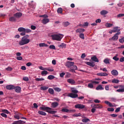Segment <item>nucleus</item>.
<instances>
[{
	"label": "nucleus",
	"instance_id": "nucleus-1",
	"mask_svg": "<svg viewBox=\"0 0 124 124\" xmlns=\"http://www.w3.org/2000/svg\"><path fill=\"white\" fill-rule=\"evenodd\" d=\"M30 41L31 39H30V35H25L22 37L21 40L19 41L18 44L20 45V46H23V45L29 44Z\"/></svg>",
	"mask_w": 124,
	"mask_h": 124
},
{
	"label": "nucleus",
	"instance_id": "nucleus-2",
	"mask_svg": "<svg viewBox=\"0 0 124 124\" xmlns=\"http://www.w3.org/2000/svg\"><path fill=\"white\" fill-rule=\"evenodd\" d=\"M51 37L53 40H57V41H61L62 38L63 37L62 34H54L51 35Z\"/></svg>",
	"mask_w": 124,
	"mask_h": 124
},
{
	"label": "nucleus",
	"instance_id": "nucleus-3",
	"mask_svg": "<svg viewBox=\"0 0 124 124\" xmlns=\"http://www.w3.org/2000/svg\"><path fill=\"white\" fill-rule=\"evenodd\" d=\"M18 31L19 32H26L29 33V32H31V30L29 29H26L23 27H20L18 29Z\"/></svg>",
	"mask_w": 124,
	"mask_h": 124
},
{
	"label": "nucleus",
	"instance_id": "nucleus-4",
	"mask_svg": "<svg viewBox=\"0 0 124 124\" xmlns=\"http://www.w3.org/2000/svg\"><path fill=\"white\" fill-rule=\"evenodd\" d=\"M119 34H121V32H117L114 34V35L111 38L109 39V40L111 41V40H113V41H117L118 40V38H119Z\"/></svg>",
	"mask_w": 124,
	"mask_h": 124
},
{
	"label": "nucleus",
	"instance_id": "nucleus-5",
	"mask_svg": "<svg viewBox=\"0 0 124 124\" xmlns=\"http://www.w3.org/2000/svg\"><path fill=\"white\" fill-rule=\"evenodd\" d=\"M75 108L77 109H84L85 108V105L81 104H78L75 106Z\"/></svg>",
	"mask_w": 124,
	"mask_h": 124
},
{
	"label": "nucleus",
	"instance_id": "nucleus-6",
	"mask_svg": "<svg viewBox=\"0 0 124 124\" xmlns=\"http://www.w3.org/2000/svg\"><path fill=\"white\" fill-rule=\"evenodd\" d=\"M67 96H69V97H71V98H76L78 97V94H75L74 93H70L68 94Z\"/></svg>",
	"mask_w": 124,
	"mask_h": 124
},
{
	"label": "nucleus",
	"instance_id": "nucleus-7",
	"mask_svg": "<svg viewBox=\"0 0 124 124\" xmlns=\"http://www.w3.org/2000/svg\"><path fill=\"white\" fill-rule=\"evenodd\" d=\"M74 64V62H71L68 61L65 63V66H67L68 68H70V67H71V66H73Z\"/></svg>",
	"mask_w": 124,
	"mask_h": 124
},
{
	"label": "nucleus",
	"instance_id": "nucleus-8",
	"mask_svg": "<svg viewBox=\"0 0 124 124\" xmlns=\"http://www.w3.org/2000/svg\"><path fill=\"white\" fill-rule=\"evenodd\" d=\"M86 30L83 28H79L76 30V32H77V33L81 34V33H83V32H84Z\"/></svg>",
	"mask_w": 124,
	"mask_h": 124
},
{
	"label": "nucleus",
	"instance_id": "nucleus-9",
	"mask_svg": "<svg viewBox=\"0 0 124 124\" xmlns=\"http://www.w3.org/2000/svg\"><path fill=\"white\" fill-rule=\"evenodd\" d=\"M67 81L68 83H69V84H71V85H75L76 84L75 80L72 78H69Z\"/></svg>",
	"mask_w": 124,
	"mask_h": 124
},
{
	"label": "nucleus",
	"instance_id": "nucleus-10",
	"mask_svg": "<svg viewBox=\"0 0 124 124\" xmlns=\"http://www.w3.org/2000/svg\"><path fill=\"white\" fill-rule=\"evenodd\" d=\"M111 74L113 75V76H118L119 75V72L117 71V70H112L111 71Z\"/></svg>",
	"mask_w": 124,
	"mask_h": 124
},
{
	"label": "nucleus",
	"instance_id": "nucleus-11",
	"mask_svg": "<svg viewBox=\"0 0 124 124\" xmlns=\"http://www.w3.org/2000/svg\"><path fill=\"white\" fill-rule=\"evenodd\" d=\"M49 18H44L42 20L41 22L44 25H46V24L49 23Z\"/></svg>",
	"mask_w": 124,
	"mask_h": 124
},
{
	"label": "nucleus",
	"instance_id": "nucleus-12",
	"mask_svg": "<svg viewBox=\"0 0 124 124\" xmlns=\"http://www.w3.org/2000/svg\"><path fill=\"white\" fill-rule=\"evenodd\" d=\"M15 88V86L14 85H7L6 86V89L7 90H14V89Z\"/></svg>",
	"mask_w": 124,
	"mask_h": 124
},
{
	"label": "nucleus",
	"instance_id": "nucleus-13",
	"mask_svg": "<svg viewBox=\"0 0 124 124\" xmlns=\"http://www.w3.org/2000/svg\"><path fill=\"white\" fill-rule=\"evenodd\" d=\"M58 46L59 47V48H61L62 49H65V48H66V44L63 43L61 44L58 45Z\"/></svg>",
	"mask_w": 124,
	"mask_h": 124
},
{
	"label": "nucleus",
	"instance_id": "nucleus-14",
	"mask_svg": "<svg viewBox=\"0 0 124 124\" xmlns=\"http://www.w3.org/2000/svg\"><path fill=\"white\" fill-rule=\"evenodd\" d=\"M62 112H65L66 113H68V112H75V110H69L67 108H62Z\"/></svg>",
	"mask_w": 124,
	"mask_h": 124
},
{
	"label": "nucleus",
	"instance_id": "nucleus-15",
	"mask_svg": "<svg viewBox=\"0 0 124 124\" xmlns=\"http://www.w3.org/2000/svg\"><path fill=\"white\" fill-rule=\"evenodd\" d=\"M97 76H101V77H105L108 76V74L106 73H99L97 74Z\"/></svg>",
	"mask_w": 124,
	"mask_h": 124
},
{
	"label": "nucleus",
	"instance_id": "nucleus-16",
	"mask_svg": "<svg viewBox=\"0 0 124 124\" xmlns=\"http://www.w3.org/2000/svg\"><path fill=\"white\" fill-rule=\"evenodd\" d=\"M40 109H41L43 111H44V110H46V111L52 110V108L48 107H42L40 108Z\"/></svg>",
	"mask_w": 124,
	"mask_h": 124
},
{
	"label": "nucleus",
	"instance_id": "nucleus-17",
	"mask_svg": "<svg viewBox=\"0 0 124 124\" xmlns=\"http://www.w3.org/2000/svg\"><path fill=\"white\" fill-rule=\"evenodd\" d=\"M23 14L21 13H16L14 15V17H16V18H20V17H22V16Z\"/></svg>",
	"mask_w": 124,
	"mask_h": 124
},
{
	"label": "nucleus",
	"instance_id": "nucleus-18",
	"mask_svg": "<svg viewBox=\"0 0 124 124\" xmlns=\"http://www.w3.org/2000/svg\"><path fill=\"white\" fill-rule=\"evenodd\" d=\"M86 64H87V65H89V66H92V67H93L94 65H95V64H94V62H85Z\"/></svg>",
	"mask_w": 124,
	"mask_h": 124
},
{
	"label": "nucleus",
	"instance_id": "nucleus-19",
	"mask_svg": "<svg viewBox=\"0 0 124 124\" xmlns=\"http://www.w3.org/2000/svg\"><path fill=\"white\" fill-rule=\"evenodd\" d=\"M14 89L16 93H21V87L16 86L15 87Z\"/></svg>",
	"mask_w": 124,
	"mask_h": 124
},
{
	"label": "nucleus",
	"instance_id": "nucleus-20",
	"mask_svg": "<svg viewBox=\"0 0 124 124\" xmlns=\"http://www.w3.org/2000/svg\"><path fill=\"white\" fill-rule=\"evenodd\" d=\"M51 106L52 108H56V107H58L59 106V103L58 102H52L51 103Z\"/></svg>",
	"mask_w": 124,
	"mask_h": 124
},
{
	"label": "nucleus",
	"instance_id": "nucleus-21",
	"mask_svg": "<svg viewBox=\"0 0 124 124\" xmlns=\"http://www.w3.org/2000/svg\"><path fill=\"white\" fill-rule=\"evenodd\" d=\"M105 103L107 104V105H108L109 107H115L116 106L113 105L112 103H111L110 102L108 101H105Z\"/></svg>",
	"mask_w": 124,
	"mask_h": 124
},
{
	"label": "nucleus",
	"instance_id": "nucleus-22",
	"mask_svg": "<svg viewBox=\"0 0 124 124\" xmlns=\"http://www.w3.org/2000/svg\"><path fill=\"white\" fill-rule=\"evenodd\" d=\"M9 21L10 22H16V21H17V19H16V16H12L9 18Z\"/></svg>",
	"mask_w": 124,
	"mask_h": 124
},
{
	"label": "nucleus",
	"instance_id": "nucleus-23",
	"mask_svg": "<svg viewBox=\"0 0 124 124\" xmlns=\"http://www.w3.org/2000/svg\"><path fill=\"white\" fill-rule=\"evenodd\" d=\"M91 60H92V61L95 62H99V60H98V59H97V57H96V56H93L91 58Z\"/></svg>",
	"mask_w": 124,
	"mask_h": 124
},
{
	"label": "nucleus",
	"instance_id": "nucleus-24",
	"mask_svg": "<svg viewBox=\"0 0 124 124\" xmlns=\"http://www.w3.org/2000/svg\"><path fill=\"white\" fill-rule=\"evenodd\" d=\"M103 62L106 64H110V59L109 58H106Z\"/></svg>",
	"mask_w": 124,
	"mask_h": 124
},
{
	"label": "nucleus",
	"instance_id": "nucleus-25",
	"mask_svg": "<svg viewBox=\"0 0 124 124\" xmlns=\"http://www.w3.org/2000/svg\"><path fill=\"white\" fill-rule=\"evenodd\" d=\"M102 107H103L102 106L99 104H97V105L94 104L93 106V108H97V109H101Z\"/></svg>",
	"mask_w": 124,
	"mask_h": 124
},
{
	"label": "nucleus",
	"instance_id": "nucleus-26",
	"mask_svg": "<svg viewBox=\"0 0 124 124\" xmlns=\"http://www.w3.org/2000/svg\"><path fill=\"white\" fill-rule=\"evenodd\" d=\"M100 14L102 16H104V15H106L107 14H108V11H106V10H102L100 12Z\"/></svg>",
	"mask_w": 124,
	"mask_h": 124
},
{
	"label": "nucleus",
	"instance_id": "nucleus-27",
	"mask_svg": "<svg viewBox=\"0 0 124 124\" xmlns=\"http://www.w3.org/2000/svg\"><path fill=\"white\" fill-rule=\"evenodd\" d=\"M120 29H119V27H116L113 28L112 30V32H119Z\"/></svg>",
	"mask_w": 124,
	"mask_h": 124
},
{
	"label": "nucleus",
	"instance_id": "nucleus-28",
	"mask_svg": "<svg viewBox=\"0 0 124 124\" xmlns=\"http://www.w3.org/2000/svg\"><path fill=\"white\" fill-rule=\"evenodd\" d=\"M96 90L97 91H99V90L102 91V90H104V88L102 87V86H101V85H99L96 88Z\"/></svg>",
	"mask_w": 124,
	"mask_h": 124
},
{
	"label": "nucleus",
	"instance_id": "nucleus-29",
	"mask_svg": "<svg viewBox=\"0 0 124 124\" xmlns=\"http://www.w3.org/2000/svg\"><path fill=\"white\" fill-rule=\"evenodd\" d=\"M62 25L64 27H67V26L70 25V23L68 21H65L62 22Z\"/></svg>",
	"mask_w": 124,
	"mask_h": 124
},
{
	"label": "nucleus",
	"instance_id": "nucleus-30",
	"mask_svg": "<svg viewBox=\"0 0 124 124\" xmlns=\"http://www.w3.org/2000/svg\"><path fill=\"white\" fill-rule=\"evenodd\" d=\"M48 74V72L47 71L44 70L42 71L41 75L42 76H46Z\"/></svg>",
	"mask_w": 124,
	"mask_h": 124
},
{
	"label": "nucleus",
	"instance_id": "nucleus-31",
	"mask_svg": "<svg viewBox=\"0 0 124 124\" xmlns=\"http://www.w3.org/2000/svg\"><path fill=\"white\" fill-rule=\"evenodd\" d=\"M82 122L83 123H88V122H90V119L87 117H85L82 120Z\"/></svg>",
	"mask_w": 124,
	"mask_h": 124
},
{
	"label": "nucleus",
	"instance_id": "nucleus-32",
	"mask_svg": "<svg viewBox=\"0 0 124 124\" xmlns=\"http://www.w3.org/2000/svg\"><path fill=\"white\" fill-rule=\"evenodd\" d=\"M71 92L75 94H77L78 93V91L74 88H71Z\"/></svg>",
	"mask_w": 124,
	"mask_h": 124
},
{
	"label": "nucleus",
	"instance_id": "nucleus-33",
	"mask_svg": "<svg viewBox=\"0 0 124 124\" xmlns=\"http://www.w3.org/2000/svg\"><path fill=\"white\" fill-rule=\"evenodd\" d=\"M38 114H39V115H41L42 116H46V115H47L46 112L44 111H39Z\"/></svg>",
	"mask_w": 124,
	"mask_h": 124
},
{
	"label": "nucleus",
	"instance_id": "nucleus-34",
	"mask_svg": "<svg viewBox=\"0 0 124 124\" xmlns=\"http://www.w3.org/2000/svg\"><path fill=\"white\" fill-rule=\"evenodd\" d=\"M39 46L40 47H47L48 45H47L45 43H40L39 45Z\"/></svg>",
	"mask_w": 124,
	"mask_h": 124
},
{
	"label": "nucleus",
	"instance_id": "nucleus-35",
	"mask_svg": "<svg viewBox=\"0 0 124 124\" xmlns=\"http://www.w3.org/2000/svg\"><path fill=\"white\" fill-rule=\"evenodd\" d=\"M46 112H47V113H49V114H56L57 113V111L56 110H46Z\"/></svg>",
	"mask_w": 124,
	"mask_h": 124
},
{
	"label": "nucleus",
	"instance_id": "nucleus-36",
	"mask_svg": "<svg viewBox=\"0 0 124 124\" xmlns=\"http://www.w3.org/2000/svg\"><path fill=\"white\" fill-rule=\"evenodd\" d=\"M22 122H23L21 120H18L17 121H14L13 124H22Z\"/></svg>",
	"mask_w": 124,
	"mask_h": 124
},
{
	"label": "nucleus",
	"instance_id": "nucleus-37",
	"mask_svg": "<svg viewBox=\"0 0 124 124\" xmlns=\"http://www.w3.org/2000/svg\"><path fill=\"white\" fill-rule=\"evenodd\" d=\"M48 92L49 93H50V94H54V90H53V89L52 88L48 89Z\"/></svg>",
	"mask_w": 124,
	"mask_h": 124
},
{
	"label": "nucleus",
	"instance_id": "nucleus-38",
	"mask_svg": "<svg viewBox=\"0 0 124 124\" xmlns=\"http://www.w3.org/2000/svg\"><path fill=\"white\" fill-rule=\"evenodd\" d=\"M47 79H48V80H53V79H55V76L49 75L47 77Z\"/></svg>",
	"mask_w": 124,
	"mask_h": 124
},
{
	"label": "nucleus",
	"instance_id": "nucleus-39",
	"mask_svg": "<svg viewBox=\"0 0 124 124\" xmlns=\"http://www.w3.org/2000/svg\"><path fill=\"white\" fill-rule=\"evenodd\" d=\"M79 37H80V38H81V39H85V34L83 33H80L79 35Z\"/></svg>",
	"mask_w": 124,
	"mask_h": 124
},
{
	"label": "nucleus",
	"instance_id": "nucleus-40",
	"mask_svg": "<svg viewBox=\"0 0 124 124\" xmlns=\"http://www.w3.org/2000/svg\"><path fill=\"white\" fill-rule=\"evenodd\" d=\"M112 26H113V24H111V23H107L105 25V26L107 28H111V27H112Z\"/></svg>",
	"mask_w": 124,
	"mask_h": 124
},
{
	"label": "nucleus",
	"instance_id": "nucleus-41",
	"mask_svg": "<svg viewBox=\"0 0 124 124\" xmlns=\"http://www.w3.org/2000/svg\"><path fill=\"white\" fill-rule=\"evenodd\" d=\"M120 81L118 79H114L112 80V83H113L114 84H118Z\"/></svg>",
	"mask_w": 124,
	"mask_h": 124
},
{
	"label": "nucleus",
	"instance_id": "nucleus-42",
	"mask_svg": "<svg viewBox=\"0 0 124 124\" xmlns=\"http://www.w3.org/2000/svg\"><path fill=\"white\" fill-rule=\"evenodd\" d=\"M58 13H60V14H62V8H59L57 10Z\"/></svg>",
	"mask_w": 124,
	"mask_h": 124
},
{
	"label": "nucleus",
	"instance_id": "nucleus-43",
	"mask_svg": "<svg viewBox=\"0 0 124 124\" xmlns=\"http://www.w3.org/2000/svg\"><path fill=\"white\" fill-rule=\"evenodd\" d=\"M46 70L49 71L50 72H53V71H54V69L47 67L46 68Z\"/></svg>",
	"mask_w": 124,
	"mask_h": 124
},
{
	"label": "nucleus",
	"instance_id": "nucleus-44",
	"mask_svg": "<svg viewBox=\"0 0 124 124\" xmlns=\"http://www.w3.org/2000/svg\"><path fill=\"white\" fill-rule=\"evenodd\" d=\"M35 80V81L39 82V81H44L45 79L43 78H36Z\"/></svg>",
	"mask_w": 124,
	"mask_h": 124
},
{
	"label": "nucleus",
	"instance_id": "nucleus-45",
	"mask_svg": "<svg viewBox=\"0 0 124 124\" xmlns=\"http://www.w3.org/2000/svg\"><path fill=\"white\" fill-rule=\"evenodd\" d=\"M41 90H42V91H46V90H48V87L46 86H42L41 87Z\"/></svg>",
	"mask_w": 124,
	"mask_h": 124
},
{
	"label": "nucleus",
	"instance_id": "nucleus-46",
	"mask_svg": "<svg viewBox=\"0 0 124 124\" xmlns=\"http://www.w3.org/2000/svg\"><path fill=\"white\" fill-rule=\"evenodd\" d=\"M116 92L118 93H124V88L118 89L116 90Z\"/></svg>",
	"mask_w": 124,
	"mask_h": 124
},
{
	"label": "nucleus",
	"instance_id": "nucleus-47",
	"mask_svg": "<svg viewBox=\"0 0 124 124\" xmlns=\"http://www.w3.org/2000/svg\"><path fill=\"white\" fill-rule=\"evenodd\" d=\"M54 90L56 92H61V91H62V89H61L60 88H58V87L54 88Z\"/></svg>",
	"mask_w": 124,
	"mask_h": 124
},
{
	"label": "nucleus",
	"instance_id": "nucleus-48",
	"mask_svg": "<svg viewBox=\"0 0 124 124\" xmlns=\"http://www.w3.org/2000/svg\"><path fill=\"white\" fill-rule=\"evenodd\" d=\"M39 17L40 18H48V16L47 15H41V16H39Z\"/></svg>",
	"mask_w": 124,
	"mask_h": 124
},
{
	"label": "nucleus",
	"instance_id": "nucleus-49",
	"mask_svg": "<svg viewBox=\"0 0 124 124\" xmlns=\"http://www.w3.org/2000/svg\"><path fill=\"white\" fill-rule=\"evenodd\" d=\"M2 112L5 113V114H9V111L7 109H2Z\"/></svg>",
	"mask_w": 124,
	"mask_h": 124
},
{
	"label": "nucleus",
	"instance_id": "nucleus-50",
	"mask_svg": "<svg viewBox=\"0 0 124 124\" xmlns=\"http://www.w3.org/2000/svg\"><path fill=\"white\" fill-rule=\"evenodd\" d=\"M110 100L113 102H117V99L115 97H112L110 98Z\"/></svg>",
	"mask_w": 124,
	"mask_h": 124
},
{
	"label": "nucleus",
	"instance_id": "nucleus-51",
	"mask_svg": "<svg viewBox=\"0 0 124 124\" xmlns=\"http://www.w3.org/2000/svg\"><path fill=\"white\" fill-rule=\"evenodd\" d=\"M88 88H90V89H93V82L92 83L88 84Z\"/></svg>",
	"mask_w": 124,
	"mask_h": 124
},
{
	"label": "nucleus",
	"instance_id": "nucleus-52",
	"mask_svg": "<svg viewBox=\"0 0 124 124\" xmlns=\"http://www.w3.org/2000/svg\"><path fill=\"white\" fill-rule=\"evenodd\" d=\"M49 49H52V50H56V46L54 45H51L49 46Z\"/></svg>",
	"mask_w": 124,
	"mask_h": 124
},
{
	"label": "nucleus",
	"instance_id": "nucleus-53",
	"mask_svg": "<svg viewBox=\"0 0 124 124\" xmlns=\"http://www.w3.org/2000/svg\"><path fill=\"white\" fill-rule=\"evenodd\" d=\"M108 111V112H113L114 111V108H108L107 109Z\"/></svg>",
	"mask_w": 124,
	"mask_h": 124
},
{
	"label": "nucleus",
	"instance_id": "nucleus-54",
	"mask_svg": "<svg viewBox=\"0 0 124 124\" xmlns=\"http://www.w3.org/2000/svg\"><path fill=\"white\" fill-rule=\"evenodd\" d=\"M112 59L114 61H116V62H118V61H119V58L118 57H117V56L113 57Z\"/></svg>",
	"mask_w": 124,
	"mask_h": 124
},
{
	"label": "nucleus",
	"instance_id": "nucleus-55",
	"mask_svg": "<svg viewBox=\"0 0 124 124\" xmlns=\"http://www.w3.org/2000/svg\"><path fill=\"white\" fill-rule=\"evenodd\" d=\"M119 42L120 43H124V37L119 39Z\"/></svg>",
	"mask_w": 124,
	"mask_h": 124
},
{
	"label": "nucleus",
	"instance_id": "nucleus-56",
	"mask_svg": "<svg viewBox=\"0 0 124 124\" xmlns=\"http://www.w3.org/2000/svg\"><path fill=\"white\" fill-rule=\"evenodd\" d=\"M124 14H119L117 15L118 18H121V17H124Z\"/></svg>",
	"mask_w": 124,
	"mask_h": 124
},
{
	"label": "nucleus",
	"instance_id": "nucleus-57",
	"mask_svg": "<svg viewBox=\"0 0 124 124\" xmlns=\"http://www.w3.org/2000/svg\"><path fill=\"white\" fill-rule=\"evenodd\" d=\"M65 75V73H61L60 74V76L61 78H63V76Z\"/></svg>",
	"mask_w": 124,
	"mask_h": 124
},
{
	"label": "nucleus",
	"instance_id": "nucleus-58",
	"mask_svg": "<svg viewBox=\"0 0 124 124\" xmlns=\"http://www.w3.org/2000/svg\"><path fill=\"white\" fill-rule=\"evenodd\" d=\"M0 115L1 116H2V117H3L4 118H7V115L5 114L4 113H2L0 114Z\"/></svg>",
	"mask_w": 124,
	"mask_h": 124
},
{
	"label": "nucleus",
	"instance_id": "nucleus-59",
	"mask_svg": "<svg viewBox=\"0 0 124 124\" xmlns=\"http://www.w3.org/2000/svg\"><path fill=\"white\" fill-rule=\"evenodd\" d=\"M16 60H17V61H22V60H23V57L21 56L17 57Z\"/></svg>",
	"mask_w": 124,
	"mask_h": 124
},
{
	"label": "nucleus",
	"instance_id": "nucleus-60",
	"mask_svg": "<svg viewBox=\"0 0 124 124\" xmlns=\"http://www.w3.org/2000/svg\"><path fill=\"white\" fill-rule=\"evenodd\" d=\"M73 116L74 117H81V113L74 114Z\"/></svg>",
	"mask_w": 124,
	"mask_h": 124
},
{
	"label": "nucleus",
	"instance_id": "nucleus-61",
	"mask_svg": "<svg viewBox=\"0 0 124 124\" xmlns=\"http://www.w3.org/2000/svg\"><path fill=\"white\" fill-rule=\"evenodd\" d=\"M23 80H24V81H29V78L28 77H24L23 78Z\"/></svg>",
	"mask_w": 124,
	"mask_h": 124
},
{
	"label": "nucleus",
	"instance_id": "nucleus-62",
	"mask_svg": "<svg viewBox=\"0 0 124 124\" xmlns=\"http://www.w3.org/2000/svg\"><path fill=\"white\" fill-rule=\"evenodd\" d=\"M95 23L97 24V23H101V19L98 18L95 20Z\"/></svg>",
	"mask_w": 124,
	"mask_h": 124
},
{
	"label": "nucleus",
	"instance_id": "nucleus-63",
	"mask_svg": "<svg viewBox=\"0 0 124 124\" xmlns=\"http://www.w3.org/2000/svg\"><path fill=\"white\" fill-rule=\"evenodd\" d=\"M31 30H35V29H36V27H35V26H34V25H31Z\"/></svg>",
	"mask_w": 124,
	"mask_h": 124
},
{
	"label": "nucleus",
	"instance_id": "nucleus-64",
	"mask_svg": "<svg viewBox=\"0 0 124 124\" xmlns=\"http://www.w3.org/2000/svg\"><path fill=\"white\" fill-rule=\"evenodd\" d=\"M120 62H124V57H122L120 59Z\"/></svg>",
	"mask_w": 124,
	"mask_h": 124
}]
</instances>
